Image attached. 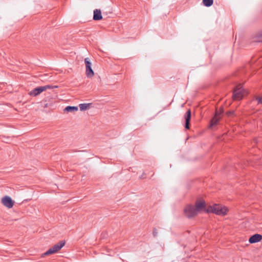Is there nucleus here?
Wrapping results in <instances>:
<instances>
[{
	"label": "nucleus",
	"instance_id": "f257e3e1",
	"mask_svg": "<svg viewBox=\"0 0 262 262\" xmlns=\"http://www.w3.org/2000/svg\"><path fill=\"white\" fill-rule=\"evenodd\" d=\"M206 211L212 212L219 215H225L226 214L228 209L225 207L220 204H214L208 207Z\"/></svg>",
	"mask_w": 262,
	"mask_h": 262
},
{
	"label": "nucleus",
	"instance_id": "20e7f679",
	"mask_svg": "<svg viewBox=\"0 0 262 262\" xmlns=\"http://www.w3.org/2000/svg\"><path fill=\"white\" fill-rule=\"evenodd\" d=\"M184 213L188 218H191L196 216L198 212L194 206L192 205H187L184 209Z\"/></svg>",
	"mask_w": 262,
	"mask_h": 262
},
{
	"label": "nucleus",
	"instance_id": "ddd939ff",
	"mask_svg": "<svg viewBox=\"0 0 262 262\" xmlns=\"http://www.w3.org/2000/svg\"><path fill=\"white\" fill-rule=\"evenodd\" d=\"M78 108L77 106H68L64 109V111L67 112H75L78 111Z\"/></svg>",
	"mask_w": 262,
	"mask_h": 262
},
{
	"label": "nucleus",
	"instance_id": "aec40b11",
	"mask_svg": "<svg viewBox=\"0 0 262 262\" xmlns=\"http://www.w3.org/2000/svg\"><path fill=\"white\" fill-rule=\"evenodd\" d=\"M156 234H157V232H154V235L155 236H156Z\"/></svg>",
	"mask_w": 262,
	"mask_h": 262
},
{
	"label": "nucleus",
	"instance_id": "f3484780",
	"mask_svg": "<svg viewBox=\"0 0 262 262\" xmlns=\"http://www.w3.org/2000/svg\"><path fill=\"white\" fill-rule=\"evenodd\" d=\"M256 41L262 42V34H260L258 36H257Z\"/></svg>",
	"mask_w": 262,
	"mask_h": 262
},
{
	"label": "nucleus",
	"instance_id": "2eb2a0df",
	"mask_svg": "<svg viewBox=\"0 0 262 262\" xmlns=\"http://www.w3.org/2000/svg\"><path fill=\"white\" fill-rule=\"evenodd\" d=\"M213 3V0H203V3L206 7L211 6Z\"/></svg>",
	"mask_w": 262,
	"mask_h": 262
},
{
	"label": "nucleus",
	"instance_id": "f03ea898",
	"mask_svg": "<svg viewBox=\"0 0 262 262\" xmlns=\"http://www.w3.org/2000/svg\"><path fill=\"white\" fill-rule=\"evenodd\" d=\"M244 91H245L242 88V85L241 84H239L236 85L234 89L232 96L233 99L234 100L242 99L244 94Z\"/></svg>",
	"mask_w": 262,
	"mask_h": 262
},
{
	"label": "nucleus",
	"instance_id": "39448f33",
	"mask_svg": "<svg viewBox=\"0 0 262 262\" xmlns=\"http://www.w3.org/2000/svg\"><path fill=\"white\" fill-rule=\"evenodd\" d=\"M223 113V110L221 109L220 111H216L215 112V115L214 117L212 118V119L210 121V125L209 127L212 128L215 126H216L220 121L221 118V115Z\"/></svg>",
	"mask_w": 262,
	"mask_h": 262
},
{
	"label": "nucleus",
	"instance_id": "9b49d317",
	"mask_svg": "<svg viewBox=\"0 0 262 262\" xmlns=\"http://www.w3.org/2000/svg\"><path fill=\"white\" fill-rule=\"evenodd\" d=\"M43 88L42 86L37 87L29 93V94L31 96H36L44 91Z\"/></svg>",
	"mask_w": 262,
	"mask_h": 262
},
{
	"label": "nucleus",
	"instance_id": "a211bd4d",
	"mask_svg": "<svg viewBox=\"0 0 262 262\" xmlns=\"http://www.w3.org/2000/svg\"><path fill=\"white\" fill-rule=\"evenodd\" d=\"M256 99L259 103L262 104V96L258 97L256 98Z\"/></svg>",
	"mask_w": 262,
	"mask_h": 262
},
{
	"label": "nucleus",
	"instance_id": "4468645a",
	"mask_svg": "<svg viewBox=\"0 0 262 262\" xmlns=\"http://www.w3.org/2000/svg\"><path fill=\"white\" fill-rule=\"evenodd\" d=\"M90 103H82V104H80L79 105L80 110L81 111H85V110H87L88 108H89V107L90 106Z\"/></svg>",
	"mask_w": 262,
	"mask_h": 262
},
{
	"label": "nucleus",
	"instance_id": "f8f14e48",
	"mask_svg": "<svg viewBox=\"0 0 262 262\" xmlns=\"http://www.w3.org/2000/svg\"><path fill=\"white\" fill-rule=\"evenodd\" d=\"M102 19L101 12L100 9H95L94 11L93 19L94 20H100Z\"/></svg>",
	"mask_w": 262,
	"mask_h": 262
},
{
	"label": "nucleus",
	"instance_id": "6ab92c4d",
	"mask_svg": "<svg viewBox=\"0 0 262 262\" xmlns=\"http://www.w3.org/2000/svg\"><path fill=\"white\" fill-rule=\"evenodd\" d=\"M233 114H234L233 111H229L227 113V115L228 116H231V115H233Z\"/></svg>",
	"mask_w": 262,
	"mask_h": 262
},
{
	"label": "nucleus",
	"instance_id": "dca6fc26",
	"mask_svg": "<svg viewBox=\"0 0 262 262\" xmlns=\"http://www.w3.org/2000/svg\"><path fill=\"white\" fill-rule=\"evenodd\" d=\"M42 88L45 89H44V91H45L47 89H52L54 88H57L58 86H53L51 85H47L42 86Z\"/></svg>",
	"mask_w": 262,
	"mask_h": 262
},
{
	"label": "nucleus",
	"instance_id": "0eeeda50",
	"mask_svg": "<svg viewBox=\"0 0 262 262\" xmlns=\"http://www.w3.org/2000/svg\"><path fill=\"white\" fill-rule=\"evenodd\" d=\"M2 204L8 208H11L14 205V201L9 196H5L2 199Z\"/></svg>",
	"mask_w": 262,
	"mask_h": 262
},
{
	"label": "nucleus",
	"instance_id": "1a4fd4ad",
	"mask_svg": "<svg viewBox=\"0 0 262 262\" xmlns=\"http://www.w3.org/2000/svg\"><path fill=\"white\" fill-rule=\"evenodd\" d=\"M191 117V113L190 110H188L184 116L185 120V127L186 129H188L190 128V121Z\"/></svg>",
	"mask_w": 262,
	"mask_h": 262
},
{
	"label": "nucleus",
	"instance_id": "7ed1b4c3",
	"mask_svg": "<svg viewBox=\"0 0 262 262\" xmlns=\"http://www.w3.org/2000/svg\"><path fill=\"white\" fill-rule=\"evenodd\" d=\"M65 245V242L60 241L58 244L55 245L52 248H50L45 253L43 254V256L49 255L57 252L59 251Z\"/></svg>",
	"mask_w": 262,
	"mask_h": 262
},
{
	"label": "nucleus",
	"instance_id": "9d476101",
	"mask_svg": "<svg viewBox=\"0 0 262 262\" xmlns=\"http://www.w3.org/2000/svg\"><path fill=\"white\" fill-rule=\"evenodd\" d=\"M262 239V235L259 234H255L251 236L249 239V242L251 244H253L260 242Z\"/></svg>",
	"mask_w": 262,
	"mask_h": 262
},
{
	"label": "nucleus",
	"instance_id": "6e6552de",
	"mask_svg": "<svg viewBox=\"0 0 262 262\" xmlns=\"http://www.w3.org/2000/svg\"><path fill=\"white\" fill-rule=\"evenodd\" d=\"M197 212L199 213L201 211L204 210L206 207V203L203 200H197L194 206Z\"/></svg>",
	"mask_w": 262,
	"mask_h": 262
},
{
	"label": "nucleus",
	"instance_id": "423d86ee",
	"mask_svg": "<svg viewBox=\"0 0 262 262\" xmlns=\"http://www.w3.org/2000/svg\"><path fill=\"white\" fill-rule=\"evenodd\" d=\"M84 62L85 64L86 68V75L88 77H92L94 76V71L91 68V63L89 61L88 58H86L84 59Z\"/></svg>",
	"mask_w": 262,
	"mask_h": 262
}]
</instances>
